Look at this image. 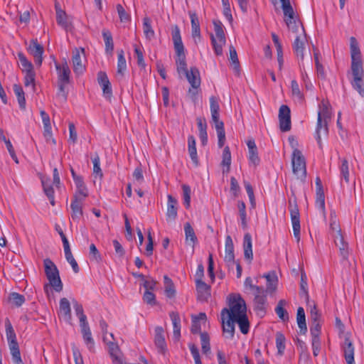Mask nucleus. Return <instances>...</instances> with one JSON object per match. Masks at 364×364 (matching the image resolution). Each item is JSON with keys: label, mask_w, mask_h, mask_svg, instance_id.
<instances>
[{"label": "nucleus", "mask_w": 364, "mask_h": 364, "mask_svg": "<svg viewBox=\"0 0 364 364\" xmlns=\"http://www.w3.org/2000/svg\"><path fill=\"white\" fill-rule=\"evenodd\" d=\"M228 305L229 309L225 308L221 311V316L235 320L241 333L247 334L250 330V322L245 300L240 294H230Z\"/></svg>", "instance_id": "f03ea898"}, {"label": "nucleus", "mask_w": 364, "mask_h": 364, "mask_svg": "<svg viewBox=\"0 0 364 364\" xmlns=\"http://www.w3.org/2000/svg\"><path fill=\"white\" fill-rule=\"evenodd\" d=\"M183 75L186 77L190 83L191 88L189 89L188 93L192 99H194L198 94V89L200 86V77L198 69L196 67H191Z\"/></svg>", "instance_id": "9d476101"}, {"label": "nucleus", "mask_w": 364, "mask_h": 364, "mask_svg": "<svg viewBox=\"0 0 364 364\" xmlns=\"http://www.w3.org/2000/svg\"><path fill=\"white\" fill-rule=\"evenodd\" d=\"M9 300L16 306L19 307L25 302V297L17 292H12L9 296Z\"/></svg>", "instance_id": "864d4df0"}, {"label": "nucleus", "mask_w": 364, "mask_h": 364, "mask_svg": "<svg viewBox=\"0 0 364 364\" xmlns=\"http://www.w3.org/2000/svg\"><path fill=\"white\" fill-rule=\"evenodd\" d=\"M144 301L151 306L156 304L155 294L151 291H145L143 296Z\"/></svg>", "instance_id": "774afa93"}, {"label": "nucleus", "mask_w": 364, "mask_h": 364, "mask_svg": "<svg viewBox=\"0 0 364 364\" xmlns=\"http://www.w3.org/2000/svg\"><path fill=\"white\" fill-rule=\"evenodd\" d=\"M178 201L172 196H168V203H167V213L166 216L168 220H174L177 217L178 212Z\"/></svg>", "instance_id": "a878e982"}, {"label": "nucleus", "mask_w": 364, "mask_h": 364, "mask_svg": "<svg viewBox=\"0 0 364 364\" xmlns=\"http://www.w3.org/2000/svg\"><path fill=\"white\" fill-rule=\"evenodd\" d=\"M189 348H190L191 353L193 357L195 364H202V362L200 360L199 350H198L197 346L193 343H190Z\"/></svg>", "instance_id": "338daca9"}, {"label": "nucleus", "mask_w": 364, "mask_h": 364, "mask_svg": "<svg viewBox=\"0 0 364 364\" xmlns=\"http://www.w3.org/2000/svg\"><path fill=\"white\" fill-rule=\"evenodd\" d=\"M117 11L121 22H128L130 20L129 14L125 11L121 4H117Z\"/></svg>", "instance_id": "680f3d73"}, {"label": "nucleus", "mask_w": 364, "mask_h": 364, "mask_svg": "<svg viewBox=\"0 0 364 364\" xmlns=\"http://www.w3.org/2000/svg\"><path fill=\"white\" fill-rule=\"evenodd\" d=\"M287 304V301L284 299H281L279 301L276 308L275 312L279 318L283 321H287L289 320V314L287 310L284 309V306Z\"/></svg>", "instance_id": "e433bc0d"}, {"label": "nucleus", "mask_w": 364, "mask_h": 364, "mask_svg": "<svg viewBox=\"0 0 364 364\" xmlns=\"http://www.w3.org/2000/svg\"><path fill=\"white\" fill-rule=\"evenodd\" d=\"M184 231L186 235V240L187 242L189 241L191 242V245L193 247L195 244L197 242L198 239L195 234L194 230L189 223H186L184 225Z\"/></svg>", "instance_id": "ea45409f"}, {"label": "nucleus", "mask_w": 364, "mask_h": 364, "mask_svg": "<svg viewBox=\"0 0 364 364\" xmlns=\"http://www.w3.org/2000/svg\"><path fill=\"white\" fill-rule=\"evenodd\" d=\"M341 348L346 363L355 364V348L352 341L346 336L344 339V341L341 344Z\"/></svg>", "instance_id": "4468645a"}, {"label": "nucleus", "mask_w": 364, "mask_h": 364, "mask_svg": "<svg viewBox=\"0 0 364 364\" xmlns=\"http://www.w3.org/2000/svg\"><path fill=\"white\" fill-rule=\"evenodd\" d=\"M296 321L300 330V333L305 334L307 332L305 311L303 307H299L296 314Z\"/></svg>", "instance_id": "2f4dec72"}, {"label": "nucleus", "mask_w": 364, "mask_h": 364, "mask_svg": "<svg viewBox=\"0 0 364 364\" xmlns=\"http://www.w3.org/2000/svg\"><path fill=\"white\" fill-rule=\"evenodd\" d=\"M267 294L257 295L254 297L255 310L258 314H264V304L266 303Z\"/></svg>", "instance_id": "a19ab883"}, {"label": "nucleus", "mask_w": 364, "mask_h": 364, "mask_svg": "<svg viewBox=\"0 0 364 364\" xmlns=\"http://www.w3.org/2000/svg\"><path fill=\"white\" fill-rule=\"evenodd\" d=\"M206 315L205 313H200L198 316H193L192 319V325H191V333H198L200 332V320H205Z\"/></svg>", "instance_id": "37998d69"}, {"label": "nucleus", "mask_w": 364, "mask_h": 364, "mask_svg": "<svg viewBox=\"0 0 364 364\" xmlns=\"http://www.w3.org/2000/svg\"><path fill=\"white\" fill-rule=\"evenodd\" d=\"M291 164L294 173L299 179L306 176V161L300 150L295 149L292 153Z\"/></svg>", "instance_id": "1a4fd4ad"}, {"label": "nucleus", "mask_w": 364, "mask_h": 364, "mask_svg": "<svg viewBox=\"0 0 364 364\" xmlns=\"http://www.w3.org/2000/svg\"><path fill=\"white\" fill-rule=\"evenodd\" d=\"M60 312L68 321H71V309L69 301L66 298H62L60 300Z\"/></svg>", "instance_id": "f704fd0d"}, {"label": "nucleus", "mask_w": 364, "mask_h": 364, "mask_svg": "<svg viewBox=\"0 0 364 364\" xmlns=\"http://www.w3.org/2000/svg\"><path fill=\"white\" fill-rule=\"evenodd\" d=\"M330 229L333 232L337 234L335 236V243L338 247L341 254L343 258L347 257V244L344 242L343 237L341 235V229L338 223L335 211H331L330 213Z\"/></svg>", "instance_id": "0eeeda50"}, {"label": "nucleus", "mask_w": 364, "mask_h": 364, "mask_svg": "<svg viewBox=\"0 0 364 364\" xmlns=\"http://www.w3.org/2000/svg\"><path fill=\"white\" fill-rule=\"evenodd\" d=\"M289 209L291 215L293 232L297 241L300 240V215L296 200H289Z\"/></svg>", "instance_id": "9b49d317"}, {"label": "nucleus", "mask_w": 364, "mask_h": 364, "mask_svg": "<svg viewBox=\"0 0 364 364\" xmlns=\"http://www.w3.org/2000/svg\"><path fill=\"white\" fill-rule=\"evenodd\" d=\"M35 79H36V73L35 71L30 72L28 73H25L24 76V85L26 87H28L32 85L33 89H35Z\"/></svg>", "instance_id": "e2e57ef3"}, {"label": "nucleus", "mask_w": 364, "mask_h": 364, "mask_svg": "<svg viewBox=\"0 0 364 364\" xmlns=\"http://www.w3.org/2000/svg\"><path fill=\"white\" fill-rule=\"evenodd\" d=\"M200 341H201V348L202 351L204 354H207L210 350V337L206 332H200Z\"/></svg>", "instance_id": "8fccbe9b"}, {"label": "nucleus", "mask_w": 364, "mask_h": 364, "mask_svg": "<svg viewBox=\"0 0 364 364\" xmlns=\"http://www.w3.org/2000/svg\"><path fill=\"white\" fill-rule=\"evenodd\" d=\"M98 83L102 88L103 94L107 97L110 99L112 95L111 83L105 72L100 71L97 74Z\"/></svg>", "instance_id": "412c9836"}, {"label": "nucleus", "mask_w": 364, "mask_h": 364, "mask_svg": "<svg viewBox=\"0 0 364 364\" xmlns=\"http://www.w3.org/2000/svg\"><path fill=\"white\" fill-rule=\"evenodd\" d=\"M102 37L105 41L106 53L110 55L112 54L114 50V43L111 32L109 30L103 29Z\"/></svg>", "instance_id": "473e14b6"}, {"label": "nucleus", "mask_w": 364, "mask_h": 364, "mask_svg": "<svg viewBox=\"0 0 364 364\" xmlns=\"http://www.w3.org/2000/svg\"><path fill=\"white\" fill-rule=\"evenodd\" d=\"M84 48H80V50L75 48L73 51L72 61L74 72L77 74H82L85 69V65L82 63L81 56V53L84 55Z\"/></svg>", "instance_id": "6ab92c4d"}, {"label": "nucleus", "mask_w": 364, "mask_h": 364, "mask_svg": "<svg viewBox=\"0 0 364 364\" xmlns=\"http://www.w3.org/2000/svg\"><path fill=\"white\" fill-rule=\"evenodd\" d=\"M196 290L198 293V299L200 301H206L210 296V287L202 279H196Z\"/></svg>", "instance_id": "4be33fe9"}, {"label": "nucleus", "mask_w": 364, "mask_h": 364, "mask_svg": "<svg viewBox=\"0 0 364 364\" xmlns=\"http://www.w3.org/2000/svg\"><path fill=\"white\" fill-rule=\"evenodd\" d=\"M56 21L65 31H69L72 28L71 23L69 21L65 12L60 9L56 10Z\"/></svg>", "instance_id": "c85d7f7f"}, {"label": "nucleus", "mask_w": 364, "mask_h": 364, "mask_svg": "<svg viewBox=\"0 0 364 364\" xmlns=\"http://www.w3.org/2000/svg\"><path fill=\"white\" fill-rule=\"evenodd\" d=\"M210 108L211 119L215 124L218 138V145L219 148H222L225 142V132L224 129V123L220 120V105L218 100L214 96H212L210 98Z\"/></svg>", "instance_id": "39448f33"}, {"label": "nucleus", "mask_w": 364, "mask_h": 364, "mask_svg": "<svg viewBox=\"0 0 364 364\" xmlns=\"http://www.w3.org/2000/svg\"><path fill=\"white\" fill-rule=\"evenodd\" d=\"M282 7L283 9L284 14L287 18L285 22L288 28L292 30L294 32L296 31L298 26L296 25V21L294 20V11L290 4L289 0H282Z\"/></svg>", "instance_id": "f8f14e48"}, {"label": "nucleus", "mask_w": 364, "mask_h": 364, "mask_svg": "<svg viewBox=\"0 0 364 364\" xmlns=\"http://www.w3.org/2000/svg\"><path fill=\"white\" fill-rule=\"evenodd\" d=\"M221 165L225 167V168H224L223 169V173H228L230 171L231 165V153L228 146H225L223 149Z\"/></svg>", "instance_id": "58836bf2"}, {"label": "nucleus", "mask_w": 364, "mask_h": 364, "mask_svg": "<svg viewBox=\"0 0 364 364\" xmlns=\"http://www.w3.org/2000/svg\"><path fill=\"white\" fill-rule=\"evenodd\" d=\"M306 36L303 38L297 36L293 43V50L297 57H300L301 60L304 59V50L305 48Z\"/></svg>", "instance_id": "c756f323"}, {"label": "nucleus", "mask_w": 364, "mask_h": 364, "mask_svg": "<svg viewBox=\"0 0 364 364\" xmlns=\"http://www.w3.org/2000/svg\"><path fill=\"white\" fill-rule=\"evenodd\" d=\"M183 195V203L186 208L190 207L191 204V188L186 184L182 186Z\"/></svg>", "instance_id": "052dcab7"}, {"label": "nucleus", "mask_w": 364, "mask_h": 364, "mask_svg": "<svg viewBox=\"0 0 364 364\" xmlns=\"http://www.w3.org/2000/svg\"><path fill=\"white\" fill-rule=\"evenodd\" d=\"M172 40L173 42L174 49L176 53V69L179 76L186 73L188 70L186 61V55L184 46L181 40L180 29L178 26H175L171 31Z\"/></svg>", "instance_id": "7ed1b4c3"}, {"label": "nucleus", "mask_w": 364, "mask_h": 364, "mask_svg": "<svg viewBox=\"0 0 364 364\" xmlns=\"http://www.w3.org/2000/svg\"><path fill=\"white\" fill-rule=\"evenodd\" d=\"M350 52L352 75L350 85L360 97H364V69L362 55L358 42L353 36L350 38Z\"/></svg>", "instance_id": "f257e3e1"}, {"label": "nucleus", "mask_w": 364, "mask_h": 364, "mask_svg": "<svg viewBox=\"0 0 364 364\" xmlns=\"http://www.w3.org/2000/svg\"><path fill=\"white\" fill-rule=\"evenodd\" d=\"M316 203L318 206V208L324 213L325 212V196L323 188H316Z\"/></svg>", "instance_id": "3c124183"}, {"label": "nucleus", "mask_w": 364, "mask_h": 364, "mask_svg": "<svg viewBox=\"0 0 364 364\" xmlns=\"http://www.w3.org/2000/svg\"><path fill=\"white\" fill-rule=\"evenodd\" d=\"M164 282L166 296L168 298L173 297L176 294V290L172 280L167 275H164Z\"/></svg>", "instance_id": "79ce46f5"}, {"label": "nucleus", "mask_w": 364, "mask_h": 364, "mask_svg": "<svg viewBox=\"0 0 364 364\" xmlns=\"http://www.w3.org/2000/svg\"><path fill=\"white\" fill-rule=\"evenodd\" d=\"M291 112L287 105H282L279 110V128L282 132H286L291 129Z\"/></svg>", "instance_id": "ddd939ff"}, {"label": "nucleus", "mask_w": 364, "mask_h": 364, "mask_svg": "<svg viewBox=\"0 0 364 364\" xmlns=\"http://www.w3.org/2000/svg\"><path fill=\"white\" fill-rule=\"evenodd\" d=\"M214 30L215 36L210 35L211 43L217 55H223V47L225 44L226 39L223 25L220 21H214Z\"/></svg>", "instance_id": "6e6552de"}, {"label": "nucleus", "mask_w": 364, "mask_h": 364, "mask_svg": "<svg viewBox=\"0 0 364 364\" xmlns=\"http://www.w3.org/2000/svg\"><path fill=\"white\" fill-rule=\"evenodd\" d=\"M55 68L58 73V82L69 83L70 70L66 61L61 64L55 63Z\"/></svg>", "instance_id": "aec40b11"}, {"label": "nucleus", "mask_w": 364, "mask_h": 364, "mask_svg": "<svg viewBox=\"0 0 364 364\" xmlns=\"http://www.w3.org/2000/svg\"><path fill=\"white\" fill-rule=\"evenodd\" d=\"M291 94L294 99L298 101H302L304 100V95L299 88V84L296 80H293L291 82Z\"/></svg>", "instance_id": "09e8293b"}, {"label": "nucleus", "mask_w": 364, "mask_h": 364, "mask_svg": "<svg viewBox=\"0 0 364 364\" xmlns=\"http://www.w3.org/2000/svg\"><path fill=\"white\" fill-rule=\"evenodd\" d=\"M41 180L45 194L47 196L48 200H50V203L54 206L55 204L54 198L55 192L51 185L50 178L48 176H41Z\"/></svg>", "instance_id": "b1692460"}, {"label": "nucleus", "mask_w": 364, "mask_h": 364, "mask_svg": "<svg viewBox=\"0 0 364 364\" xmlns=\"http://www.w3.org/2000/svg\"><path fill=\"white\" fill-rule=\"evenodd\" d=\"M93 163V173L100 178L103 176L102 169L100 168V159L99 155L96 153L92 159Z\"/></svg>", "instance_id": "13d9d810"}, {"label": "nucleus", "mask_w": 364, "mask_h": 364, "mask_svg": "<svg viewBox=\"0 0 364 364\" xmlns=\"http://www.w3.org/2000/svg\"><path fill=\"white\" fill-rule=\"evenodd\" d=\"M6 335L8 342L16 341V333L13 328V326L9 319L6 320Z\"/></svg>", "instance_id": "6e6d98bb"}, {"label": "nucleus", "mask_w": 364, "mask_h": 364, "mask_svg": "<svg viewBox=\"0 0 364 364\" xmlns=\"http://www.w3.org/2000/svg\"><path fill=\"white\" fill-rule=\"evenodd\" d=\"M230 51V60L231 61L232 65L233 67L234 72L236 75H239L240 72V62L237 58V54L235 48L230 46L229 48Z\"/></svg>", "instance_id": "4c0bfd02"}, {"label": "nucleus", "mask_w": 364, "mask_h": 364, "mask_svg": "<svg viewBox=\"0 0 364 364\" xmlns=\"http://www.w3.org/2000/svg\"><path fill=\"white\" fill-rule=\"evenodd\" d=\"M169 316L173 328V337L176 341H178L181 338V318L178 312L172 311Z\"/></svg>", "instance_id": "bb28decb"}, {"label": "nucleus", "mask_w": 364, "mask_h": 364, "mask_svg": "<svg viewBox=\"0 0 364 364\" xmlns=\"http://www.w3.org/2000/svg\"><path fill=\"white\" fill-rule=\"evenodd\" d=\"M221 319L223 329L224 333L225 334V337L230 339L233 338L235 334V323H236V321L227 317L221 316Z\"/></svg>", "instance_id": "393cba45"}, {"label": "nucleus", "mask_w": 364, "mask_h": 364, "mask_svg": "<svg viewBox=\"0 0 364 364\" xmlns=\"http://www.w3.org/2000/svg\"><path fill=\"white\" fill-rule=\"evenodd\" d=\"M43 136L46 139V142L52 143L53 144H55V140L53 137L52 131H51V124H46L43 125Z\"/></svg>", "instance_id": "bf43d9fd"}, {"label": "nucleus", "mask_w": 364, "mask_h": 364, "mask_svg": "<svg viewBox=\"0 0 364 364\" xmlns=\"http://www.w3.org/2000/svg\"><path fill=\"white\" fill-rule=\"evenodd\" d=\"M191 27H192V36L193 38L200 37V23L197 14L195 11H190L188 12Z\"/></svg>", "instance_id": "7c9ffc66"}, {"label": "nucleus", "mask_w": 364, "mask_h": 364, "mask_svg": "<svg viewBox=\"0 0 364 364\" xmlns=\"http://www.w3.org/2000/svg\"><path fill=\"white\" fill-rule=\"evenodd\" d=\"M237 208L239 210L240 217L241 219V223L243 228L247 227V220H246V205L243 201H238Z\"/></svg>", "instance_id": "5fc2aeb1"}, {"label": "nucleus", "mask_w": 364, "mask_h": 364, "mask_svg": "<svg viewBox=\"0 0 364 364\" xmlns=\"http://www.w3.org/2000/svg\"><path fill=\"white\" fill-rule=\"evenodd\" d=\"M243 249L245 258L252 261L253 259L252 236L248 232L244 235Z\"/></svg>", "instance_id": "cd10ccee"}, {"label": "nucleus", "mask_w": 364, "mask_h": 364, "mask_svg": "<svg viewBox=\"0 0 364 364\" xmlns=\"http://www.w3.org/2000/svg\"><path fill=\"white\" fill-rule=\"evenodd\" d=\"M134 53H135V54L136 55V58H137V64L139 67L144 68L146 67V63L144 60L143 52H142L141 49L139 47H138L136 45H134Z\"/></svg>", "instance_id": "0e129e2a"}, {"label": "nucleus", "mask_w": 364, "mask_h": 364, "mask_svg": "<svg viewBox=\"0 0 364 364\" xmlns=\"http://www.w3.org/2000/svg\"><path fill=\"white\" fill-rule=\"evenodd\" d=\"M64 252H65V258H66L67 261L72 266V268H73V270L74 271V272L75 273L79 272L80 268L78 267V264H77L76 260L75 259V258L73 256L70 247H68L65 248Z\"/></svg>", "instance_id": "de8ad7c7"}, {"label": "nucleus", "mask_w": 364, "mask_h": 364, "mask_svg": "<svg viewBox=\"0 0 364 364\" xmlns=\"http://www.w3.org/2000/svg\"><path fill=\"white\" fill-rule=\"evenodd\" d=\"M154 343L160 353L164 354L167 350L164 331L162 327L157 326L155 328Z\"/></svg>", "instance_id": "f3484780"}, {"label": "nucleus", "mask_w": 364, "mask_h": 364, "mask_svg": "<svg viewBox=\"0 0 364 364\" xmlns=\"http://www.w3.org/2000/svg\"><path fill=\"white\" fill-rule=\"evenodd\" d=\"M73 307H74L76 316L79 318L80 323L87 322V316L84 314L83 307H82V304H80L77 301H75L73 302Z\"/></svg>", "instance_id": "603ef678"}, {"label": "nucleus", "mask_w": 364, "mask_h": 364, "mask_svg": "<svg viewBox=\"0 0 364 364\" xmlns=\"http://www.w3.org/2000/svg\"><path fill=\"white\" fill-rule=\"evenodd\" d=\"M14 92L17 97V100L19 104V106L21 109H25L26 107V100L24 96V92L21 85L17 84L14 85L13 87Z\"/></svg>", "instance_id": "c03bdc74"}, {"label": "nucleus", "mask_w": 364, "mask_h": 364, "mask_svg": "<svg viewBox=\"0 0 364 364\" xmlns=\"http://www.w3.org/2000/svg\"><path fill=\"white\" fill-rule=\"evenodd\" d=\"M108 350L114 363L122 364V359L119 357V348L117 343L109 342L108 344Z\"/></svg>", "instance_id": "72a5a7b5"}, {"label": "nucleus", "mask_w": 364, "mask_h": 364, "mask_svg": "<svg viewBox=\"0 0 364 364\" xmlns=\"http://www.w3.org/2000/svg\"><path fill=\"white\" fill-rule=\"evenodd\" d=\"M28 52L33 56L34 62L36 65L41 66L43 62L42 55L43 53V47L38 43L37 39H33L28 46Z\"/></svg>", "instance_id": "2eb2a0df"}, {"label": "nucleus", "mask_w": 364, "mask_h": 364, "mask_svg": "<svg viewBox=\"0 0 364 364\" xmlns=\"http://www.w3.org/2000/svg\"><path fill=\"white\" fill-rule=\"evenodd\" d=\"M285 341L286 338L284 336L282 333L277 332L276 333V346L277 348V353L279 355H282L284 353L286 347Z\"/></svg>", "instance_id": "49530a36"}, {"label": "nucleus", "mask_w": 364, "mask_h": 364, "mask_svg": "<svg viewBox=\"0 0 364 364\" xmlns=\"http://www.w3.org/2000/svg\"><path fill=\"white\" fill-rule=\"evenodd\" d=\"M331 118V109L327 101L322 100L319 104V110L318 112L317 124L316 129V139L321 148V132L325 134H328V123Z\"/></svg>", "instance_id": "20e7f679"}, {"label": "nucleus", "mask_w": 364, "mask_h": 364, "mask_svg": "<svg viewBox=\"0 0 364 364\" xmlns=\"http://www.w3.org/2000/svg\"><path fill=\"white\" fill-rule=\"evenodd\" d=\"M80 327L81 329V333L82 334L83 340L87 347L88 348L90 351H94L95 342L92 336V333L88 322L80 323Z\"/></svg>", "instance_id": "a211bd4d"}, {"label": "nucleus", "mask_w": 364, "mask_h": 364, "mask_svg": "<svg viewBox=\"0 0 364 364\" xmlns=\"http://www.w3.org/2000/svg\"><path fill=\"white\" fill-rule=\"evenodd\" d=\"M341 176L348 183L349 182V167L348 162L346 159H342L340 166Z\"/></svg>", "instance_id": "4d7b16f0"}, {"label": "nucleus", "mask_w": 364, "mask_h": 364, "mask_svg": "<svg viewBox=\"0 0 364 364\" xmlns=\"http://www.w3.org/2000/svg\"><path fill=\"white\" fill-rule=\"evenodd\" d=\"M143 31L148 40L151 41L154 38L155 32L151 26V20L148 16L143 18Z\"/></svg>", "instance_id": "c9c22d12"}, {"label": "nucleus", "mask_w": 364, "mask_h": 364, "mask_svg": "<svg viewBox=\"0 0 364 364\" xmlns=\"http://www.w3.org/2000/svg\"><path fill=\"white\" fill-rule=\"evenodd\" d=\"M82 200L78 196L74 195L70 204L71 218L74 221L78 222L82 217Z\"/></svg>", "instance_id": "dca6fc26"}, {"label": "nucleus", "mask_w": 364, "mask_h": 364, "mask_svg": "<svg viewBox=\"0 0 364 364\" xmlns=\"http://www.w3.org/2000/svg\"><path fill=\"white\" fill-rule=\"evenodd\" d=\"M90 257L91 259H94L97 262L102 260L101 255L93 243L90 245Z\"/></svg>", "instance_id": "69168bd1"}, {"label": "nucleus", "mask_w": 364, "mask_h": 364, "mask_svg": "<svg viewBox=\"0 0 364 364\" xmlns=\"http://www.w3.org/2000/svg\"><path fill=\"white\" fill-rule=\"evenodd\" d=\"M224 259L228 265H232L235 264L234 245L230 235H228L225 238Z\"/></svg>", "instance_id": "5701e85b"}, {"label": "nucleus", "mask_w": 364, "mask_h": 364, "mask_svg": "<svg viewBox=\"0 0 364 364\" xmlns=\"http://www.w3.org/2000/svg\"><path fill=\"white\" fill-rule=\"evenodd\" d=\"M43 266L46 276L49 281V284L55 291H61L63 289V283L56 265L50 259L46 258L43 260Z\"/></svg>", "instance_id": "423d86ee"}, {"label": "nucleus", "mask_w": 364, "mask_h": 364, "mask_svg": "<svg viewBox=\"0 0 364 364\" xmlns=\"http://www.w3.org/2000/svg\"><path fill=\"white\" fill-rule=\"evenodd\" d=\"M118 60H117V74L122 76L124 75V71L127 69V63L124 58V53L123 50H118Z\"/></svg>", "instance_id": "a18cd8bd"}]
</instances>
